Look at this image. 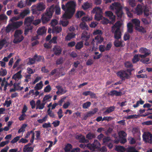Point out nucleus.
Instances as JSON below:
<instances>
[{
	"label": "nucleus",
	"instance_id": "obj_1",
	"mask_svg": "<svg viewBox=\"0 0 152 152\" xmlns=\"http://www.w3.org/2000/svg\"><path fill=\"white\" fill-rule=\"evenodd\" d=\"M55 10L56 14L59 15L60 14L61 9L58 6L53 4L50 7L47 8L45 11L42 14L41 17L42 22L43 23H46L50 20Z\"/></svg>",
	"mask_w": 152,
	"mask_h": 152
},
{
	"label": "nucleus",
	"instance_id": "obj_2",
	"mask_svg": "<svg viewBox=\"0 0 152 152\" xmlns=\"http://www.w3.org/2000/svg\"><path fill=\"white\" fill-rule=\"evenodd\" d=\"M76 5V2L73 1H68L65 5H62V9L65 11L63 15L64 19H70L72 17L75 11Z\"/></svg>",
	"mask_w": 152,
	"mask_h": 152
},
{
	"label": "nucleus",
	"instance_id": "obj_3",
	"mask_svg": "<svg viewBox=\"0 0 152 152\" xmlns=\"http://www.w3.org/2000/svg\"><path fill=\"white\" fill-rule=\"evenodd\" d=\"M92 12L95 13L94 18L96 20L99 21L102 20L101 23L103 24H107L110 23L108 19L103 16L102 9L100 7H95L93 9Z\"/></svg>",
	"mask_w": 152,
	"mask_h": 152
},
{
	"label": "nucleus",
	"instance_id": "obj_4",
	"mask_svg": "<svg viewBox=\"0 0 152 152\" xmlns=\"http://www.w3.org/2000/svg\"><path fill=\"white\" fill-rule=\"evenodd\" d=\"M132 71L131 69L121 70L116 73V75L122 81L125 80L126 79L130 78Z\"/></svg>",
	"mask_w": 152,
	"mask_h": 152
},
{
	"label": "nucleus",
	"instance_id": "obj_5",
	"mask_svg": "<svg viewBox=\"0 0 152 152\" xmlns=\"http://www.w3.org/2000/svg\"><path fill=\"white\" fill-rule=\"evenodd\" d=\"M110 8L111 10H115V14L118 18H121L122 17L124 12L122 10V7L120 3L118 2H114L112 4Z\"/></svg>",
	"mask_w": 152,
	"mask_h": 152
},
{
	"label": "nucleus",
	"instance_id": "obj_6",
	"mask_svg": "<svg viewBox=\"0 0 152 152\" xmlns=\"http://www.w3.org/2000/svg\"><path fill=\"white\" fill-rule=\"evenodd\" d=\"M23 31L20 29L16 30L15 32L14 37V39L13 43L17 44L21 42L24 39V37L22 35Z\"/></svg>",
	"mask_w": 152,
	"mask_h": 152
},
{
	"label": "nucleus",
	"instance_id": "obj_7",
	"mask_svg": "<svg viewBox=\"0 0 152 152\" xmlns=\"http://www.w3.org/2000/svg\"><path fill=\"white\" fill-rule=\"evenodd\" d=\"M100 146V143L97 140H95L92 144L88 143L87 145V147L91 151H94L95 149L99 148Z\"/></svg>",
	"mask_w": 152,
	"mask_h": 152
},
{
	"label": "nucleus",
	"instance_id": "obj_8",
	"mask_svg": "<svg viewBox=\"0 0 152 152\" xmlns=\"http://www.w3.org/2000/svg\"><path fill=\"white\" fill-rule=\"evenodd\" d=\"M139 51L141 53L144 54L143 55L140 54V57L142 58H145L151 54V50L145 48H140Z\"/></svg>",
	"mask_w": 152,
	"mask_h": 152
},
{
	"label": "nucleus",
	"instance_id": "obj_9",
	"mask_svg": "<svg viewBox=\"0 0 152 152\" xmlns=\"http://www.w3.org/2000/svg\"><path fill=\"white\" fill-rule=\"evenodd\" d=\"M35 8L32 9L33 12L36 11H43L46 8L45 5L42 2H39L37 4V6L34 5L32 6L31 8Z\"/></svg>",
	"mask_w": 152,
	"mask_h": 152
},
{
	"label": "nucleus",
	"instance_id": "obj_10",
	"mask_svg": "<svg viewBox=\"0 0 152 152\" xmlns=\"http://www.w3.org/2000/svg\"><path fill=\"white\" fill-rule=\"evenodd\" d=\"M142 137L143 140L145 142L152 143V135L149 132L145 133L143 134Z\"/></svg>",
	"mask_w": 152,
	"mask_h": 152
},
{
	"label": "nucleus",
	"instance_id": "obj_11",
	"mask_svg": "<svg viewBox=\"0 0 152 152\" xmlns=\"http://www.w3.org/2000/svg\"><path fill=\"white\" fill-rule=\"evenodd\" d=\"M112 32L114 34V38L119 39L121 38L122 34L120 29L111 28Z\"/></svg>",
	"mask_w": 152,
	"mask_h": 152
},
{
	"label": "nucleus",
	"instance_id": "obj_12",
	"mask_svg": "<svg viewBox=\"0 0 152 152\" xmlns=\"http://www.w3.org/2000/svg\"><path fill=\"white\" fill-rule=\"evenodd\" d=\"M98 110V108H95L93 109V111H90L87 112L86 114L84 115L83 117V119L86 120L88 117H91L93 116L96 113Z\"/></svg>",
	"mask_w": 152,
	"mask_h": 152
},
{
	"label": "nucleus",
	"instance_id": "obj_13",
	"mask_svg": "<svg viewBox=\"0 0 152 152\" xmlns=\"http://www.w3.org/2000/svg\"><path fill=\"white\" fill-rule=\"evenodd\" d=\"M62 49L59 46L55 45L52 49V52L56 56H59L62 52Z\"/></svg>",
	"mask_w": 152,
	"mask_h": 152
},
{
	"label": "nucleus",
	"instance_id": "obj_14",
	"mask_svg": "<svg viewBox=\"0 0 152 152\" xmlns=\"http://www.w3.org/2000/svg\"><path fill=\"white\" fill-rule=\"evenodd\" d=\"M105 16L109 18L112 22H114L115 21V16L111 11H106L105 12Z\"/></svg>",
	"mask_w": 152,
	"mask_h": 152
},
{
	"label": "nucleus",
	"instance_id": "obj_15",
	"mask_svg": "<svg viewBox=\"0 0 152 152\" xmlns=\"http://www.w3.org/2000/svg\"><path fill=\"white\" fill-rule=\"evenodd\" d=\"M56 88H57L58 91L56 92V94L57 95L63 94L67 92V91L65 89H64L62 86H56Z\"/></svg>",
	"mask_w": 152,
	"mask_h": 152
},
{
	"label": "nucleus",
	"instance_id": "obj_16",
	"mask_svg": "<svg viewBox=\"0 0 152 152\" xmlns=\"http://www.w3.org/2000/svg\"><path fill=\"white\" fill-rule=\"evenodd\" d=\"M118 39H116L114 42V45L115 46L118 48L119 47H123L125 44L123 40L119 41Z\"/></svg>",
	"mask_w": 152,
	"mask_h": 152
},
{
	"label": "nucleus",
	"instance_id": "obj_17",
	"mask_svg": "<svg viewBox=\"0 0 152 152\" xmlns=\"http://www.w3.org/2000/svg\"><path fill=\"white\" fill-rule=\"evenodd\" d=\"M23 23V22L22 21L13 22L12 24L13 29H16L22 26Z\"/></svg>",
	"mask_w": 152,
	"mask_h": 152
},
{
	"label": "nucleus",
	"instance_id": "obj_18",
	"mask_svg": "<svg viewBox=\"0 0 152 152\" xmlns=\"http://www.w3.org/2000/svg\"><path fill=\"white\" fill-rule=\"evenodd\" d=\"M34 20V17L33 16L26 17L24 20V25H31V24Z\"/></svg>",
	"mask_w": 152,
	"mask_h": 152
},
{
	"label": "nucleus",
	"instance_id": "obj_19",
	"mask_svg": "<svg viewBox=\"0 0 152 152\" xmlns=\"http://www.w3.org/2000/svg\"><path fill=\"white\" fill-rule=\"evenodd\" d=\"M95 38L96 45L101 44L104 40V38L101 35H97Z\"/></svg>",
	"mask_w": 152,
	"mask_h": 152
},
{
	"label": "nucleus",
	"instance_id": "obj_20",
	"mask_svg": "<svg viewBox=\"0 0 152 152\" xmlns=\"http://www.w3.org/2000/svg\"><path fill=\"white\" fill-rule=\"evenodd\" d=\"M90 36L86 31H84L81 34V37L84 40H88L90 38Z\"/></svg>",
	"mask_w": 152,
	"mask_h": 152
},
{
	"label": "nucleus",
	"instance_id": "obj_21",
	"mask_svg": "<svg viewBox=\"0 0 152 152\" xmlns=\"http://www.w3.org/2000/svg\"><path fill=\"white\" fill-rule=\"evenodd\" d=\"M25 29L24 30V34L25 35H27L30 31H31L33 29V26L32 25H25Z\"/></svg>",
	"mask_w": 152,
	"mask_h": 152
},
{
	"label": "nucleus",
	"instance_id": "obj_22",
	"mask_svg": "<svg viewBox=\"0 0 152 152\" xmlns=\"http://www.w3.org/2000/svg\"><path fill=\"white\" fill-rule=\"evenodd\" d=\"M46 30L45 27L39 28L37 31V33L39 35H42L46 33Z\"/></svg>",
	"mask_w": 152,
	"mask_h": 152
},
{
	"label": "nucleus",
	"instance_id": "obj_23",
	"mask_svg": "<svg viewBox=\"0 0 152 152\" xmlns=\"http://www.w3.org/2000/svg\"><path fill=\"white\" fill-rule=\"evenodd\" d=\"M21 70L19 71L13 75L12 78L15 80H16L17 79H21L22 77L21 75Z\"/></svg>",
	"mask_w": 152,
	"mask_h": 152
},
{
	"label": "nucleus",
	"instance_id": "obj_24",
	"mask_svg": "<svg viewBox=\"0 0 152 152\" xmlns=\"http://www.w3.org/2000/svg\"><path fill=\"white\" fill-rule=\"evenodd\" d=\"M5 45H6V47L7 46V40L5 39H1L0 40V50H1Z\"/></svg>",
	"mask_w": 152,
	"mask_h": 152
},
{
	"label": "nucleus",
	"instance_id": "obj_25",
	"mask_svg": "<svg viewBox=\"0 0 152 152\" xmlns=\"http://www.w3.org/2000/svg\"><path fill=\"white\" fill-rule=\"evenodd\" d=\"M83 47V41L77 42L75 46L76 50H80Z\"/></svg>",
	"mask_w": 152,
	"mask_h": 152
},
{
	"label": "nucleus",
	"instance_id": "obj_26",
	"mask_svg": "<svg viewBox=\"0 0 152 152\" xmlns=\"http://www.w3.org/2000/svg\"><path fill=\"white\" fill-rule=\"evenodd\" d=\"M62 30V28L61 26H57L53 28L52 29V32L53 33L57 34L61 32Z\"/></svg>",
	"mask_w": 152,
	"mask_h": 152
},
{
	"label": "nucleus",
	"instance_id": "obj_27",
	"mask_svg": "<svg viewBox=\"0 0 152 152\" xmlns=\"http://www.w3.org/2000/svg\"><path fill=\"white\" fill-rule=\"evenodd\" d=\"M109 94L111 96L115 95L116 96H120L121 95V93L120 91H118L116 90L111 91Z\"/></svg>",
	"mask_w": 152,
	"mask_h": 152
},
{
	"label": "nucleus",
	"instance_id": "obj_28",
	"mask_svg": "<svg viewBox=\"0 0 152 152\" xmlns=\"http://www.w3.org/2000/svg\"><path fill=\"white\" fill-rule=\"evenodd\" d=\"M122 25V23L120 21L116 22L113 26H112L111 28L120 29V28Z\"/></svg>",
	"mask_w": 152,
	"mask_h": 152
},
{
	"label": "nucleus",
	"instance_id": "obj_29",
	"mask_svg": "<svg viewBox=\"0 0 152 152\" xmlns=\"http://www.w3.org/2000/svg\"><path fill=\"white\" fill-rule=\"evenodd\" d=\"M141 20L144 25H149L151 23V19L149 18H142Z\"/></svg>",
	"mask_w": 152,
	"mask_h": 152
},
{
	"label": "nucleus",
	"instance_id": "obj_30",
	"mask_svg": "<svg viewBox=\"0 0 152 152\" xmlns=\"http://www.w3.org/2000/svg\"><path fill=\"white\" fill-rule=\"evenodd\" d=\"M132 21L133 24L135 26V27H138L140 26V20L137 18L132 19Z\"/></svg>",
	"mask_w": 152,
	"mask_h": 152
},
{
	"label": "nucleus",
	"instance_id": "obj_31",
	"mask_svg": "<svg viewBox=\"0 0 152 152\" xmlns=\"http://www.w3.org/2000/svg\"><path fill=\"white\" fill-rule=\"evenodd\" d=\"M30 13V11L28 10H25L22 12L19 15L20 18H24V17L26 16L27 15Z\"/></svg>",
	"mask_w": 152,
	"mask_h": 152
},
{
	"label": "nucleus",
	"instance_id": "obj_32",
	"mask_svg": "<svg viewBox=\"0 0 152 152\" xmlns=\"http://www.w3.org/2000/svg\"><path fill=\"white\" fill-rule=\"evenodd\" d=\"M43 85L42 81H40L39 83L37 84L34 87L35 90H38L41 89L42 88Z\"/></svg>",
	"mask_w": 152,
	"mask_h": 152
},
{
	"label": "nucleus",
	"instance_id": "obj_33",
	"mask_svg": "<svg viewBox=\"0 0 152 152\" xmlns=\"http://www.w3.org/2000/svg\"><path fill=\"white\" fill-rule=\"evenodd\" d=\"M140 54H135L134 55L132 59V62L134 64L136 63L140 60L139 58L140 57Z\"/></svg>",
	"mask_w": 152,
	"mask_h": 152
},
{
	"label": "nucleus",
	"instance_id": "obj_34",
	"mask_svg": "<svg viewBox=\"0 0 152 152\" xmlns=\"http://www.w3.org/2000/svg\"><path fill=\"white\" fill-rule=\"evenodd\" d=\"M128 32L130 33H132L133 32V25L131 23H129L127 25Z\"/></svg>",
	"mask_w": 152,
	"mask_h": 152
},
{
	"label": "nucleus",
	"instance_id": "obj_35",
	"mask_svg": "<svg viewBox=\"0 0 152 152\" xmlns=\"http://www.w3.org/2000/svg\"><path fill=\"white\" fill-rule=\"evenodd\" d=\"M132 132L134 135L136 134L137 136H139L140 135V130L137 127L134 128L132 130Z\"/></svg>",
	"mask_w": 152,
	"mask_h": 152
},
{
	"label": "nucleus",
	"instance_id": "obj_36",
	"mask_svg": "<svg viewBox=\"0 0 152 152\" xmlns=\"http://www.w3.org/2000/svg\"><path fill=\"white\" fill-rule=\"evenodd\" d=\"M136 30L138 31L139 32L142 33H145L146 32V31L145 28L142 26H140L138 27H135Z\"/></svg>",
	"mask_w": 152,
	"mask_h": 152
},
{
	"label": "nucleus",
	"instance_id": "obj_37",
	"mask_svg": "<svg viewBox=\"0 0 152 152\" xmlns=\"http://www.w3.org/2000/svg\"><path fill=\"white\" fill-rule=\"evenodd\" d=\"M115 109V107L114 106H111L107 108V109L104 112V114H105L106 113H109L113 111Z\"/></svg>",
	"mask_w": 152,
	"mask_h": 152
},
{
	"label": "nucleus",
	"instance_id": "obj_38",
	"mask_svg": "<svg viewBox=\"0 0 152 152\" xmlns=\"http://www.w3.org/2000/svg\"><path fill=\"white\" fill-rule=\"evenodd\" d=\"M136 11L137 14L138 15H142L143 13V9L141 7H139L138 5L137 6L136 9Z\"/></svg>",
	"mask_w": 152,
	"mask_h": 152
},
{
	"label": "nucleus",
	"instance_id": "obj_39",
	"mask_svg": "<svg viewBox=\"0 0 152 152\" xmlns=\"http://www.w3.org/2000/svg\"><path fill=\"white\" fill-rule=\"evenodd\" d=\"M86 137L88 140H91L96 137V135L94 133L89 132L86 135Z\"/></svg>",
	"mask_w": 152,
	"mask_h": 152
},
{
	"label": "nucleus",
	"instance_id": "obj_40",
	"mask_svg": "<svg viewBox=\"0 0 152 152\" xmlns=\"http://www.w3.org/2000/svg\"><path fill=\"white\" fill-rule=\"evenodd\" d=\"M75 34L73 33H69L66 37V39L67 40H70L72 38H75Z\"/></svg>",
	"mask_w": 152,
	"mask_h": 152
},
{
	"label": "nucleus",
	"instance_id": "obj_41",
	"mask_svg": "<svg viewBox=\"0 0 152 152\" xmlns=\"http://www.w3.org/2000/svg\"><path fill=\"white\" fill-rule=\"evenodd\" d=\"M34 150V148L32 147H25L23 148V152H32Z\"/></svg>",
	"mask_w": 152,
	"mask_h": 152
},
{
	"label": "nucleus",
	"instance_id": "obj_42",
	"mask_svg": "<svg viewBox=\"0 0 152 152\" xmlns=\"http://www.w3.org/2000/svg\"><path fill=\"white\" fill-rule=\"evenodd\" d=\"M80 27L83 30L88 29V25L84 22H83L80 23Z\"/></svg>",
	"mask_w": 152,
	"mask_h": 152
},
{
	"label": "nucleus",
	"instance_id": "obj_43",
	"mask_svg": "<svg viewBox=\"0 0 152 152\" xmlns=\"http://www.w3.org/2000/svg\"><path fill=\"white\" fill-rule=\"evenodd\" d=\"M72 146L70 144H67L65 146L64 150L66 152H69L72 149Z\"/></svg>",
	"mask_w": 152,
	"mask_h": 152
},
{
	"label": "nucleus",
	"instance_id": "obj_44",
	"mask_svg": "<svg viewBox=\"0 0 152 152\" xmlns=\"http://www.w3.org/2000/svg\"><path fill=\"white\" fill-rule=\"evenodd\" d=\"M28 61L27 63L28 65H32L35 63L36 60L34 58V57L33 58H28Z\"/></svg>",
	"mask_w": 152,
	"mask_h": 152
},
{
	"label": "nucleus",
	"instance_id": "obj_45",
	"mask_svg": "<svg viewBox=\"0 0 152 152\" xmlns=\"http://www.w3.org/2000/svg\"><path fill=\"white\" fill-rule=\"evenodd\" d=\"M115 150L117 151H125V148L122 146H116Z\"/></svg>",
	"mask_w": 152,
	"mask_h": 152
},
{
	"label": "nucleus",
	"instance_id": "obj_46",
	"mask_svg": "<svg viewBox=\"0 0 152 152\" xmlns=\"http://www.w3.org/2000/svg\"><path fill=\"white\" fill-rule=\"evenodd\" d=\"M91 105V102L89 101H88L84 103L83 104L82 107L84 109H87L88 107H90Z\"/></svg>",
	"mask_w": 152,
	"mask_h": 152
},
{
	"label": "nucleus",
	"instance_id": "obj_47",
	"mask_svg": "<svg viewBox=\"0 0 152 152\" xmlns=\"http://www.w3.org/2000/svg\"><path fill=\"white\" fill-rule=\"evenodd\" d=\"M144 15L145 16L147 17L150 14H151V12H150L149 10L147 8H145L143 10Z\"/></svg>",
	"mask_w": 152,
	"mask_h": 152
},
{
	"label": "nucleus",
	"instance_id": "obj_48",
	"mask_svg": "<svg viewBox=\"0 0 152 152\" xmlns=\"http://www.w3.org/2000/svg\"><path fill=\"white\" fill-rule=\"evenodd\" d=\"M37 0H26L25 3L26 5L28 6H30L32 3H35Z\"/></svg>",
	"mask_w": 152,
	"mask_h": 152
},
{
	"label": "nucleus",
	"instance_id": "obj_49",
	"mask_svg": "<svg viewBox=\"0 0 152 152\" xmlns=\"http://www.w3.org/2000/svg\"><path fill=\"white\" fill-rule=\"evenodd\" d=\"M144 102L142 101L141 99H140V100L137 102L136 104H134L133 105V107L134 108L137 107L139 105V104H143L144 103Z\"/></svg>",
	"mask_w": 152,
	"mask_h": 152
},
{
	"label": "nucleus",
	"instance_id": "obj_50",
	"mask_svg": "<svg viewBox=\"0 0 152 152\" xmlns=\"http://www.w3.org/2000/svg\"><path fill=\"white\" fill-rule=\"evenodd\" d=\"M57 115L59 119H61L62 117L63 116V112L61 108H60L58 111L57 112Z\"/></svg>",
	"mask_w": 152,
	"mask_h": 152
},
{
	"label": "nucleus",
	"instance_id": "obj_51",
	"mask_svg": "<svg viewBox=\"0 0 152 152\" xmlns=\"http://www.w3.org/2000/svg\"><path fill=\"white\" fill-rule=\"evenodd\" d=\"M85 14V13L83 11H78L76 14V17L77 18H80Z\"/></svg>",
	"mask_w": 152,
	"mask_h": 152
},
{
	"label": "nucleus",
	"instance_id": "obj_52",
	"mask_svg": "<svg viewBox=\"0 0 152 152\" xmlns=\"http://www.w3.org/2000/svg\"><path fill=\"white\" fill-rule=\"evenodd\" d=\"M125 67L127 68H131L133 67V66L132 63L129 61H126L124 63Z\"/></svg>",
	"mask_w": 152,
	"mask_h": 152
},
{
	"label": "nucleus",
	"instance_id": "obj_53",
	"mask_svg": "<svg viewBox=\"0 0 152 152\" xmlns=\"http://www.w3.org/2000/svg\"><path fill=\"white\" fill-rule=\"evenodd\" d=\"M13 29V28L12 26V24H9L6 27V31L7 33H9Z\"/></svg>",
	"mask_w": 152,
	"mask_h": 152
},
{
	"label": "nucleus",
	"instance_id": "obj_54",
	"mask_svg": "<svg viewBox=\"0 0 152 152\" xmlns=\"http://www.w3.org/2000/svg\"><path fill=\"white\" fill-rule=\"evenodd\" d=\"M52 96H50L49 94L48 95H45L43 98L42 100L43 102H45L47 101L49 99L51 98Z\"/></svg>",
	"mask_w": 152,
	"mask_h": 152
},
{
	"label": "nucleus",
	"instance_id": "obj_55",
	"mask_svg": "<svg viewBox=\"0 0 152 152\" xmlns=\"http://www.w3.org/2000/svg\"><path fill=\"white\" fill-rule=\"evenodd\" d=\"M26 5V4L25 5L24 4L22 0H21L18 2L17 4L18 7L20 8H23L24 7H25Z\"/></svg>",
	"mask_w": 152,
	"mask_h": 152
},
{
	"label": "nucleus",
	"instance_id": "obj_56",
	"mask_svg": "<svg viewBox=\"0 0 152 152\" xmlns=\"http://www.w3.org/2000/svg\"><path fill=\"white\" fill-rule=\"evenodd\" d=\"M79 142L81 143H86L89 142V140H88L86 139L85 137L84 136L80 138Z\"/></svg>",
	"mask_w": 152,
	"mask_h": 152
},
{
	"label": "nucleus",
	"instance_id": "obj_57",
	"mask_svg": "<svg viewBox=\"0 0 152 152\" xmlns=\"http://www.w3.org/2000/svg\"><path fill=\"white\" fill-rule=\"evenodd\" d=\"M57 37H54L50 41L49 43L50 44L53 43L54 44L57 43Z\"/></svg>",
	"mask_w": 152,
	"mask_h": 152
},
{
	"label": "nucleus",
	"instance_id": "obj_58",
	"mask_svg": "<svg viewBox=\"0 0 152 152\" xmlns=\"http://www.w3.org/2000/svg\"><path fill=\"white\" fill-rule=\"evenodd\" d=\"M60 24H61L63 26H67L69 23L68 21L65 20L60 21Z\"/></svg>",
	"mask_w": 152,
	"mask_h": 152
},
{
	"label": "nucleus",
	"instance_id": "obj_59",
	"mask_svg": "<svg viewBox=\"0 0 152 152\" xmlns=\"http://www.w3.org/2000/svg\"><path fill=\"white\" fill-rule=\"evenodd\" d=\"M93 34L94 35H98L102 36V32L101 30L98 29L95 31Z\"/></svg>",
	"mask_w": 152,
	"mask_h": 152
},
{
	"label": "nucleus",
	"instance_id": "obj_60",
	"mask_svg": "<svg viewBox=\"0 0 152 152\" xmlns=\"http://www.w3.org/2000/svg\"><path fill=\"white\" fill-rule=\"evenodd\" d=\"M56 62L58 65L62 64L63 62V58L62 57H60L56 60Z\"/></svg>",
	"mask_w": 152,
	"mask_h": 152
},
{
	"label": "nucleus",
	"instance_id": "obj_61",
	"mask_svg": "<svg viewBox=\"0 0 152 152\" xmlns=\"http://www.w3.org/2000/svg\"><path fill=\"white\" fill-rule=\"evenodd\" d=\"M34 58L35 59V60L37 61H40L42 59V56H38L37 54H35L34 56Z\"/></svg>",
	"mask_w": 152,
	"mask_h": 152
},
{
	"label": "nucleus",
	"instance_id": "obj_62",
	"mask_svg": "<svg viewBox=\"0 0 152 152\" xmlns=\"http://www.w3.org/2000/svg\"><path fill=\"white\" fill-rule=\"evenodd\" d=\"M51 90V88L50 85L47 86L44 89V91L45 92H49Z\"/></svg>",
	"mask_w": 152,
	"mask_h": 152
},
{
	"label": "nucleus",
	"instance_id": "obj_63",
	"mask_svg": "<svg viewBox=\"0 0 152 152\" xmlns=\"http://www.w3.org/2000/svg\"><path fill=\"white\" fill-rule=\"evenodd\" d=\"M1 76H4L6 75L7 73V72L6 69H3V68L1 69Z\"/></svg>",
	"mask_w": 152,
	"mask_h": 152
},
{
	"label": "nucleus",
	"instance_id": "obj_64",
	"mask_svg": "<svg viewBox=\"0 0 152 152\" xmlns=\"http://www.w3.org/2000/svg\"><path fill=\"white\" fill-rule=\"evenodd\" d=\"M90 7V6L89 3H86L84 4L82 6L83 9L84 10H86L89 8Z\"/></svg>",
	"mask_w": 152,
	"mask_h": 152
}]
</instances>
